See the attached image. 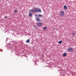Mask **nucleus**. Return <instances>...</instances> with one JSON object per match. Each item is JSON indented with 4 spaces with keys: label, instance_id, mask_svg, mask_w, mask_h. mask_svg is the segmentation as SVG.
<instances>
[{
    "label": "nucleus",
    "instance_id": "nucleus-1",
    "mask_svg": "<svg viewBox=\"0 0 76 76\" xmlns=\"http://www.w3.org/2000/svg\"><path fill=\"white\" fill-rule=\"evenodd\" d=\"M33 12L34 13L36 12H41V9H39L37 8H35L33 10Z\"/></svg>",
    "mask_w": 76,
    "mask_h": 76
},
{
    "label": "nucleus",
    "instance_id": "nucleus-2",
    "mask_svg": "<svg viewBox=\"0 0 76 76\" xmlns=\"http://www.w3.org/2000/svg\"><path fill=\"white\" fill-rule=\"evenodd\" d=\"M64 11H62L60 12L59 14L61 17H62L64 16Z\"/></svg>",
    "mask_w": 76,
    "mask_h": 76
},
{
    "label": "nucleus",
    "instance_id": "nucleus-3",
    "mask_svg": "<svg viewBox=\"0 0 76 76\" xmlns=\"http://www.w3.org/2000/svg\"><path fill=\"white\" fill-rule=\"evenodd\" d=\"M37 24L38 26H42L43 23H41V22H39V23H37Z\"/></svg>",
    "mask_w": 76,
    "mask_h": 76
},
{
    "label": "nucleus",
    "instance_id": "nucleus-4",
    "mask_svg": "<svg viewBox=\"0 0 76 76\" xmlns=\"http://www.w3.org/2000/svg\"><path fill=\"white\" fill-rule=\"evenodd\" d=\"M73 50V49L72 48H69L67 50L68 52H71Z\"/></svg>",
    "mask_w": 76,
    "mask_h": 76
},
{
    "label": "nucleus",
    "instance_id": "nucleus-5",
    "mask_svg": "<svg viewBox=\"0 0 76 76\" xmlns=\"http://www.w3.org/2000/svg\"><path fill=\"white\" fill-rule=\"evenodd\" d=\"M35 19L38 22L41 21V19L40 18H39V17H36V18H35Z\"/></svg>",
    "mask_w": 76,
    "mask_h": 76
},
{
    "label": "nucleus",
    "instance_id": "nucleus-6",
    "mask_svg": "<svg viewBox=\"0 0 76 76\" xmlns=\"http://www.w3.org/2000/svg\"><path fill=\"white\" fill-rule=\"evenodd\" d=\"M63 7L65 10H66L67 9V6L66 5H64Z\"/></svg>",
    "mask_w": 76,
    "mask_h": 76
},
{
    "label": "nucleus",
    "instance_id": "nucleus-7",
    "mask_svg": "<svg viewBox=\"0 0 76 76\" xmlns=\"http://www.w3.org/2000/svg\"><path fill=\"white\" fill-rule=\"evenodd\" d=\"M33 15L31 13H29V16L30 17H31Z\"/></svg>",
    "mask_w": 76,
    "mask_h": 76
},
{
    "label": "nucleus",
    "instance_id": "nucleus-8",
    "mask_svg": "<svg viewBox=\"0 0 76 76\" xmlns=\"http://www.w3.org/2000/svg\"><path fill=\"white\" fill-rule=\"evenodd\" d=\"M30 42V41L29 39H27V40L26 41V42L27 43H29Z\"/></svg>",
    "mask_w": 76,
    "mask_h": 76
},
{
    "label": "nucleus",
    "instance_id": "nucleus-9",
    "mask_svg": "<svg viewBox=\"0 0 76 76\" xmlns=\"http://www.w3.org/2000/svg\"><path fill=\"white\" fill-rule=\"evenodd\" d=\"M67 54L66 53H64L63 54V56H67Z\"/></svg>",
    "mask_w": 76,
    "mask_h": 76
},
{
    "label": "nucleus",
    "instance_id": "nucleus-10",
    "mask_svg": "<svg viewBox=\"0 0 76 76\" xmlns=\"http://www.w3.org/2000/svg\"><path fill=\"white\" fill-rule=\"evenodd\" d=\"M47 29V27H44L43 28V29L44 30H45Z\"/></svg>",
    "mask_w": 76,
    "mask_h": 76
},
{
    "label": "nucleus",
    "instance_id": "nucleus-11",
    "mask_svg": "<svg viewBox=\"0 0 76 76\" xmlns=\"http://www.w3.org/2000/svg\"><path fill=\"white\" fill-rule=\"evenodd\" d=\"M58 43L59 44H61L62 43V41H59L58 42Z\"/></svg>",
    "mask_w": 76,
    "mask_h": 76
},
{
    "label": "nucleus",
    "instance_id": "nucleus-12",
    "mask_svg": "<svg viewBox=\"0 0 76 76\" xmlns=\"http://www.w3.org/2000/svg\"><path fill=\"white\" fill-rule=\"evenodd\" d=\"M72 34L73 36H74L75 35V33H72Z\"/></svg>",
    "mask_w": 76,
    "mask_h": 76
},
{
    "label": "nucleus",
    "instance_id": "nucleus-13",
    "mask_svg": "<svg viewBox=\"0 0 76 76\" xmlns=\"http://www.w3.org/2000/svg\"><path fill=\"white\" fill-rule=\"evenodd\" d=\"M18 12V10H15V13H17Z\"/></svg>",
    "mask_w": 76,
    "mask_h": 76
},
{
    "label": "nucleus",
    "instance_id": "nucleus-14",
    "mask_svg": "<svg viewBox=\"0 0 76 76\" xmlns=\"http://www.w3.org/2000/svg\"><path fill=\"white\" fill-rule=\"evenodd\" d=\"M41 16H42V15H41L39 14V15H38V17H41Z\"/></svg>",
    "mask_w": 76,
    "mask_h": 76
},
{
    "label": "nucleus",
    "instance_id": "nucleus-15",
    "mask_svg": "<svg viewBox=\"0 0 76 76\" xmlns=\"http://www.w3.org/2000/svg\"><path fill=\"white\" fill-rule=\"evenodd\" d=\"M33 10L32 9H31V10H30V12H33Z\"/></svg>",
    "mask_w": 76,
    "mask_h": 76
},
{
    "label": "nucleus",
    "instance_id": "nucleus-16",
    "mask_svg": "<svg viewBox=\"0 0 76 76\" xmlns=\"http://www.w3.org/2000/svg\"><path fill=\"white\" fill-rule=\"evenodd\" d=\"M7 16H6V17H4V19H7Z\"/></svg>",
    "mask_w": 76,
    "mask_h": 76
},
{
    "label": "nucleus",
    "instance_id": "nucleus-17",
    "mask_svg": "<svg viewBox=\"0 0 76 76\" xmlns=\"http://www.w3.org/2000/svg\"><path fill=\"white\" fill-rule=\"evenodd\" d=\"M36 16L37 17H38V15H36Z\"/></svg>",
    "mask_w": 76,
    "mask_h": 76
},
{
    "label": "nucleus",
    "instance_id": "nucleus-18",
    "mask_svg": "<svg viewBox=\"0 0 76 76\" xmlns=\"http://www.w3.org/2000/svg\"><path fill=\"white\" fill-rule=\"evenodd\" d=\"M54 29H55V30H56L57 29H56V28H54Z\"/></svg>",
    "mask_w": 76,
    "mask_h": 76
}]
</instances>
